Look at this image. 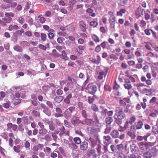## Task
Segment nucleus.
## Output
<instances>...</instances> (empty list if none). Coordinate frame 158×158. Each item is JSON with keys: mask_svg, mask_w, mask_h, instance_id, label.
<instances>
[{"mask_svg": "<svg viewBox=\"0 0 158 158\" xmlns=\"http://www.w3.org/2000/svg\"><path fill=\"white\" fill-rule=\"evenodd\" d=\"M135 132V127L134 125H131L130 130L127 131V135L130 137L131 139H134L136 137Z\"/></svg>", "mask_w": 158, "mask_h": 158, "instance_id": "1", "label": "nucleus"}, {"mask_svg": "<svg viewBox=\"0 0 158 158\" xmlns=\"http://www.w3.org/2000/svg\"><path fill=\"white\" fill-rule=\"evenodd\" d=\"M87 90L89 93L91 94H94L97 91V88L92 84H89L86 88Z\"/></svg>", "mask_w": 158, "mask_h": 158, "instance_id": "2", "label": "nucleus"}, {"mask_svg": "<svg viewBox=\"0 0 158 158\" xmlns=\"http://www.w3.org/2000/svg\"><path fill=\"white\" fill-rule=\"evenodd\" d=\"M54 115L55 116L56 118L62 117L63 116L62 110L59 107L56 108L55 111L54 113Z\"/></svg>", "mask_w": 158, "mask_h": 158, "instance_id": "3", "label": "nucleus"}, {"mask_svg": "<svg viewBox=\"0 0 158 158\" xmlns=\"http://www.w3.org/2000/svg\"><path fill=\"white\" fill-rule=\"evenodd\" d=\"M89 140L91 143V146L93 147H94L97 145V142H99L98 138L94 137L91 138L89 139Z\"/></svg>", "mask_w": 158, "mask_h": 158, "instance_id": "4", "label": "nucleus"}, {"mask_svg": "<svg viewBox=\"0 0 158 158\" xmlns=\"http://www.w3.org/2000/svg\"><path fill=\"white\" fill-rule=\"evenodd\" d=\"M80 29L83 32H85L86 29V26L85 23L83 21L81 20L79 22Z\"/></svg>", "mask_w": 158, "mask_h": 158, "instance_id": "5", "label": "nucleus"}, {"mask_svg": "<svg viewBox=\"0 0 158 158\" xmlns=\"http://www.w3.org/2000/svg\"><path fill=\"white\" fill-rule=\"evenodd\" d=\"M43 147V144L41 143H39L37 145L34 146L33 147L32 149L34 151L36 152L38 151L39 149L42 150Z\"/></svg>", "mask_w": 158, "mask_h": 158, "instance_id": "6", "label": "nucleus"}, {"mask_svg": "<svg viewBox=\"0 0 158 158\" xmlns=\"http://www.w3.org/2000/svg\"><path fill=\"white\" fill-rule=\"evenodd\" d=\"M99 132V130L98 129H95L94 128H92L90 130V133L91 134L94 135V137L98 138V133Z\"/></svg>", "mask_w": 158, "mask_h": 158, "instance_id": "7", "label": "nucleus"}, {"mask_svg": "<svg viewBox=\"0 0 158 158\" xmlns=\"http://www.w3.org/2000/svg\"><path fill=\"white\" fill-rule=\"evenodd\" d=\"M48 131L44 127L40 128L38 130V133L40 136H44L47 133Z\"/></svg>", "mask_w": 158, "mask_h": 158, "instance_id": "8", "label": "nucleus"}, {"mask_svg": "<svg viewBox=\"0 0 158 158\" xmlns=\"http://www.w3.org/2000/svg\"><path fill=\"white\" fill-rule=\"evenodd\" d=\"M132 106L131 105L128 104L124 108V111L125 113H128L129 114L133 112V110H132Z\"/></svg>", "mask_w": 158, "mask_h": 158, "instance_id": "9", "label": "nucleus"}, {"mask_svg": "<svg viewBox=\"0 0 158 158\" xmlns=\"http://www.w3.org/2000/svg\"><path fill=\"white\" fill-rule=\"evenodd\" d=\"M71 123L74 126L80 123V121L78 117H73L71 119Z\"/></svg>", "mask_w": 158, "mask_h": 158, "instance_id": "10", "label": "nucleus"}, {"mask_svg": "<svg viewBox=\"0 0 158 158\" xmlns=\"http://www.w3.org/2000/svg\"><path fill=\"white\" fill-rule=\"evenodd\" d=\"M114 118L116 119L121 120L124 117V114L123 112L117 113L114 116Z\"/></svg>", "mask_w": 158, "mask_h": 158, "instance_id": "11", "label": "nucleus"}, {"mask_svg": "<svg viewBox=\"0 0 158 158\" xmlns=\"http://www.w3.org/2000/svg\"><path fill=\"white\" fill-rule=\"evenodd\" d=\"M88 143L86 141L82 142L80 146V148L81 150L85 151L88 148Z\"/></svg>", "mask_w": 158, "mask_h": 158, "instance_id": "12", "label": "nucleus"}, {"mask_svg": "<svg viewBox=\"0 0 158 158\" xmlns=\"http://www.w3.org/2000/svg\"><path fill=\"white\" fill-rule=\"evenodd\" d=\"M110 134L111 136L114 138H117L119 135V132L116 130L112 131Z\"/></svg>", "mask_w": 158, "mask_h": 158, "instance_id": "13", "label": "nucleus"}, {"mask_svg": "<svg viewBox=\"0 0 158 158\" xmlns=\"http://www.w3.org/2000/svg\"><path fill=\"white\" fill-rule=\"evenodd\" d=\"M154 145V143H147L145 145H144V146H142V147H141V148H140L143 150H147L149 149V146Z\"/></svg>", "mask_w": 158, "mask_h": 158, "instance_id": "14", "label": "nucleus"}, {"mask_svg": "<svg viewBox=\"0 0 158 158\" xmlns=\"http://www.w3.org/2000/svg\"><path fill=\"white\" fill-rule=\"evenodd\" d=\"M109 21L110 23L111 27L112 28H114L115 21V16H112V17H110L109 19Z\"/></svg>", "mask_w": 158, "mask_h": 158, "instance_id": "15", "label": "nucleus"}, {"mask_svg": "<svg viewBox=\"0 0 158 158\" xmlns=\"http://www.w3.org/2000/svg\"><path fill=\"white\" fill-rule=\"evenodd\" d=\"M129 99L127 98H124L120 101L119 103L120 104L123 106H125L127 103H129Z\"/></svg>", "mask_w": 158, "mask_h": 158, "instance_id": "16", "label": "nucleus"}, {"mask_svg": "<svg viewBox=\"0 0 158 158\" xmlns=\"http://www.w3.org/2000/svg\"><path fill=\"white\" fill-rule=\"evenodd\" d=\"M103 139H105V142L104 141V143H106V144L108 145L111 142V139L109 135L104 136Z\"/></svg>", "mask_w": 158, "mask_h": 158, "instance_id": "17", "label": "nucleus"}, {"mask_svg": "<svg viewBox=\"0 0 158 158\" xmlns=\"http://www.w3.org/2000/svg\"><path fill=\"white\" fill-rule=\"evenodd\" d=\"M136 129L139 130L142 128L143 125V122L141 120H139L136 124H135Z\"/></svg>", "mask_w": 158, "mask_h": 158, "instance_id": "18", "label": "nucleus"}, {"mask_svg": "<svg viewBox=\"0 0 158 158\" xmlns=\"http://www.w3.org/2000/svg\"><path fill=\"white\" fill-rule=\"evenodd\" d=\"M22 147V146L21 145L15 146L13 147V149L15 152L17 153H19L21 151L20 149H21Z\"/></svg>", "mask_w": 158, "mask_h": 158, "instance_id": "19", "label": "nucleus"}, {"mask_svg": "<svg viewBox=\"0 0 158 158\" xmlns=\"http://www.w3.org/2000/svg\"><path fill=\"white\" fill-rule=\"evenodd\" d=\"M64 99V97L62 96H56L54 98L55 102L59 103L60 102Z\"/></svg>", "mask_w": 158, "mask_h": 158, "instance_id": "20", "label": "nucleus"}, {"mask_svg": "<svg viewBox=\"0 0 158 158\" xmlns=\"http://www.w3.org/2000/svg\"><path fill=\"white\" fill-rule=\"evenodd\" d=\"M125 83L124 84L125 88L127 89H129L132 88V86L130 84V82L129 80H126Z\"/></svg>", "mask_w": 158, "mask_h": 158, "instance_id": "21", "label": "nucleus"}, {"mask_svg": "<svg viewBox=\"0 0 158 158\" xmlns=\"http://www.w3.org/2000/svg\"><path fill=\"white\" fill-rule=\"evenodd\" d=\"M149 151L152 156H156L158 153V150L155 147H153Z\"/></svg>", "mask_w": 158, "mask_h": 158, "instance_id": "22", "label": "nucleus"}, {"mask_svg": "<svg viewBox=\"0 0 158 158\" xmlns=\"http://www.w3.org/2000/svg\"><path fill=\"white\" fill-rule=\"evenodd\" d=\"M13 49L14 50L18 52H22L23 51V49L22 47L18 45H16L14 46Z\"/></svg>", "mask_w": 158, "mask_h": 158, "instance_id": "23", "label": "nucleus"}, {"mask_svg": "<svg viewBox=\"0 0 158 158\" xmlns=\"http://www.w3.org/2000/svg\"><path fill=\"white\" fill-rule=\"evenodd\" d=\"M72 94H69L64 99V102L67 104H69L70 103V99L72 98Z\"/></svg>", "mask_w": 158, "mask_h": 158, "instance_id": "24", "label": "nucleus"}, {"mask_svg": "<svg viewBox=\"0 0 158 158\" xmlns=\"http://www.w3.org/2000/svg\"><path fill=\"white\" fill-rule=\"evenodd\" d=\"M78 48L79 50L77 49V51L79 54H81L82 53V51L84 50L85 49V46L82 45H79L78 46Z\"/></svg>", "mask_w": 158, "mask_h": 158, "instance_id": "25", "label": "nucleus"}, {"mask_svg": "<svg viewBox=\"0 0 158 158\" xmlns=\"http://www.w3.org/2000/svg\"><path fill=\"white\" fill-rule=\"evenodd\" d=\"M19 27L17 25H10L8 27V30L10 31H11L13 30H18L19 29Z\"/></svg>", "mask_w": 158, "mask_h": 158, "instance_id": "26", "label": "nucleus"}, {"mask_svg": "<svg viewBox=\"0 0 158 158\" xmlns=\"http://www.w3.org/2000/svg\"><path fill=\"white\" fill-rule=\"evenodd\" d=\"M48 123L49 125V129L51 131L54 130L55 129V126L53 124L52 121H49L48 122Z\"/></svg>", "mask_w": 158, "mask_h": 158, "instance_id": "27", "label": "nucleus"}, {"mask_svg": "<svg viewBox=\"0 0 158 158\" xmlns=\"http://www.w3.org/2000/svg\"><path fill=\"white\" fill-rule=\"evenodd\" d=\"M2 24L3 23L4 25H6V23H10V22L12 20V19L11 18H3L2 19Z\"/></svg>", "mask_w": 158, "mask_h": 158, "instance_id": "28", "label": "nucleus"}, {"mask_svg": "<svg viewBox=\"0 0 158 158\" xmlns=\"http://www.w3.org/2000/svg\"><path fill=\"white\" fill-rule=\"evenodd\" d=\"M143 10H142L141 9V8L140 7H139L138 8L137 10L136 11V15H138V17H139L140 16V13H141V14L143 15Z\"/></svg>", "mask_w": 158, "mask_h": 158, "instance_id": "29", "label": "nucleus"}, {"mask_svg": "<svg viewBox=\"0 0 158 158\" xmlns=\"http://www.w3.org/2000/svg\"><path fill=\"white\" fill-rule=\"evenodd\" d=\"M38 18L39 19V20L40 22L42 24L44 23L46 21L45 18L43 17L42 15H39Z\"/></svg>", "mask_w": 158, "mask_h": 158, "instance_id": "30", "label": "nucleus"}, {"mask_svg": "<svg viewBox=\"0 0 158 158\" xmlns=\"http://www.w3.org/2000/svg\"><path fill=\"white\" fill-rule=\"evenodd\" d=\"M89 14V15L93 17H94L95 16V14L94 13H93V10L90 8H88L86 11Z\"/></svg>", "mask_w": 158, "mask_h": 158, "instance_id": "31", "label": "nucleus"}, {"mask_svg": "<svg viewBox=\"0 0 158 158\" xmlns=\"http://www.w3.org/2000/svg\"><path fill=\"white\" fill-rule=\"evenodd\" d=\"M113 121V118L111 117H108L106 119V122L108 125H110V124Z\"/></svg>", "mask_w": 158, "mask_h": 158, "instance_id": "32", "label": "nucleus"}, {"mask_svg": "<svg viewBox=\"0 0 158 158\" xmlns=\"http://www.w3.org/2000/svg\"><path fill=\"white\" fill-rule=\"evenodd\" d=\"M52 53L53 56L55 57H58L60 56L61 55L59 53L57 52V51L55 49H53L52 51Z\"/></svg>", "mask_w": 158, "mask_h": 158, "instance_id": "33", "label": "nucleus"}, {"mask_svg": "<svg viewBox=\"0 0 158 158\" xmlns=\"http://www.w3.org/2000/svg\"><path fill=\"white\" fill-rule=\"evenodd\" d=\"M144 157L145 158H151L152 156L149 151L143 154Z\"/></svg>", "mask_w": 158, "mask_h": 158, "instance_id": "34", "label": "nucleus"}, {"mask_svg": "<svg viewBox=\"0 0 158 158\" xmlns=\"http://www.w3.org/2000/svg\"><path fill=\"white\" fill-rule=\"evenodd\" d=\"M73 141L74 142L77 144H79L81 143V139L78 137H76L74 138Z\"/></svg>", "mask_w": 158, "mask_h": 158, "instance_id": "35", "label": "nucleus"}, {"mask_svg": "<svg viewBox=\"0 0 158 158\" xmlns=\"http://www.w3.org/2000/svg\"><path fill=\"white\" fill-rule=\"evenodd\" d=\"M116 146L117 150H118L119 151H121L123 149L124 146L122 143L117 145Z\"/></svg>", "mask_w": 158, "mask_h": 158, "instance_id": "36", "label": "nucleus"}, {"mask_svg": "<svg viewBox=\"0 0 158 158\" xmlns=\"http://www.w3.org/2000/svg\"><path fill=\"white\" fill-rule=\"evenodd\" d=\"M40 37L42 41H45L47 39V35L45 34L42 33L40 34Z\"/></svg>", "mask_w": 158, "mask_h": 158, "instance_id": "37", "label": "nucleus"}, {"mask_svg": "<svg viewBox=\"0 0 158 158\" xmlns=\"http://www.w3.org/2000/svg\"><path fill=\"white\" fill-rule=\"evenodd\" d=\"M106 73L102 72L99 73V79H102L103 78H106Z\"/></svg>", "mask_w": 158, "mask_h": 158, "instance_id": "38", "label": "nucleus"}, {"mask_svg": "<svg viewBox=\"0 0 158 158\" xmlns=\"http://www.w3.org/2000/svg\"><path fill=\"white\" fill-rule=\"evenodd\" d=\"M110 148L113 152L116 153L117 152V150L116 146L114 145H111L110 146Z\"/></svg>", "mask_w": 158, "mask_h": 158, "instance_id": "39", "label": "nucleus"}, {"mask_svg": "<svg viewBox=\"0 0 158 158\" xmlns=\"http://www.w3.org/2000/svg\"><path fill=\"white\" fill-rule=\"evenodd\" d=\"M136 120V118L135 116H132L131 117L129 120L128 122L130 124H131L133 123Z\"/></svg>", "mask_w": 158, "mask_h": 158, "instance_id": "40", "label": "nucleus"}, {"mask_svg": "<svg viewBox=\"0 0 158 158\" xmlns=\"http://www.w3.org/2000/svg\"><path fill=\"white\" fill-rule=\"evenodd\" d=\"M6 16L8 17H13L15 15L12 12H7L5 14Z\"/></svg>", "mask_w": 158, "mask_h": 158, "instance_id": "41", "label": "nucleus"}, {"mask_svg": "<svg viewBox=\"0 0 158 158\" xmlns=\"http://www.w3.org/2000/svg\"><path fill=\"white\" fill-rule=\"evenodd\" d=\"M55 48L59 52H61L63 49H65V47L64 46L62 47L60 45H56L55 47Z\"/></svg>", "mask_w": 158, "mask_h": 158, "instance_id": "42", "label": "nucleus"}, {"mask_svg": "<svg viewBox=\"0 0 158 158\" xmlns=\"http://www.w3.org/2000/svg\"><path fill=\"white\" fill-rule=\"evenodd\" d=\"M106 126V128L104 131V133L105 134L109 133L111 130L110 125H107Z\"/></svg>", "mask_w": 158, "mask_h": 158, "instance_id": "43", "label": "nucleus"}, {"mask_svg": "<svg viewBox=\"0 0 158 158\" xmlns=\"http://www.w3.org/2000/svg\"><path fill=\"white\" fill-rule=\"evenodd\" d=\"M130 149L132 151H136L137 148L135 144L133 143L130 145Z\"/></svg>", "mask_w": 158, "mask_h": 158, "instance_id": "44", "label": "nucleus"}, {"mask_svg": "<svg viewBox=\"0 0 158 158\" xmlns=\"http://www.w3.org/2000/svg\"><path fill=\"white\" fill-rule=\"evenodd\" d=\"M77 105L78 109L80 110H82L84 108L83 104L81 102H78L77 103Z\"/></svg>", "mask_w": 158, "mask_h": 158, "instance_id": "45", "label": "nucleus"}, {"mask_svg": "<svg viewBox=\"0 0 158 158\" xmlns=\"http://www.w3.org/2000/svg\"><path fill=\"white\" fill-rule=\"evenodd\" d=\"M90 24L91 26L96 27L98 25V23L96 21H93L90 22Z\"/></svg>", "mask_w": 158, "mask_h": 158, "instance_id": "46", "label": "nucleus"}, {"mask_svg": "<svg viewBox=\"0 0 158 158\" xmlns=\"http://www.w3.org/2000/svg\"><path fill=\"white\" fill-rule=\"evenodd\" d=\"M94 100V96L91 97V96H89L88 97V103L90 104L93 103Z\"/></svg>", "mask_w": 158, "mask_h": 158, "instance_id": "47", "label": "nucleus"}, {"mask_svg": "<svg viewBox=\"0 0 158 158\" xmlns=\"http://www.w3.org/2000/svg\"><path fill=\"white\" fill-rule=\"evenodd\" d=\"M151 135V134L149 133H146V134L144 136H143V139H144L145 141H147L148 137Z\"/></svg>", "mask_w": 158, "mask_h": 158, "instance_id": "48", "label": "nucleus"}, {"mask_svg": "<svg viewBox=\"0 0 158 158\" xmlns=\"http://www.w3.org/2000/svg\"><path fill=\"white\" fill-rule=\"evenodd\" d=\"M18 21L21 24H23L25 22V19L22 16H20L19 18Z\"/></svg>", "mask_w": 158, "mask_h": 158, "instance_id": "49", "label": "nucleus"}, {"mask_svg": "<svg viewBox=\"0 0 158 158\" xmlns=\"http://www.w3.org/2000/svg\"><path fill=\"white\" fill-rule=\"evenodd\" d=\"M92 38L96 42H99L98 37L95 35H92Z\"/></svg>", "mask_w": 158, "mask_h": 158, "instance_id": "50", "label": "nucleus"}, {"mask_svg": "<svg viewBox=\"0 0 158 158\" xmlns=\"http://www.w3.org/2000/svg\"><path fill=\"white\" fill-rule=\"evenodd\" d=\"M68 30L70 31H74L75 30V28L73 25H70L68 28Z\"/></svg>", "mask_w": 158, "mask_h": 158, "instance_id": "51", "label": "nucleus"}, {"mask_svg": "<svg viewBox=\"0 0 158 158\" xmlns=\"http://www.w3.org/2000/svg\"><path fill=\"white\" fill-rule=\"evenodd\" d=\"M91 108L95 111H98V107L95 104H93L91 106Z\"/></svg>", "mask_w": 158, "mask_h": 158, "instance_id": "52", "label": "nucleus"}, {"mask_svg": "<svg viewBox=\"0 0 158 158\" xmlns=\"http://www.w3.org/2000/svg\"><path fill=\"white\" fill-rule=\"evenodd\" d=\"M24 146L26 148L29 149L30 146V143L27 141H26L24 143Z\"/></svg>", "mask_w": 158, "mask_h": 158, "instance_id": "53", "label": "nucleus"}, {"mask_svg": "<svg viewBox=\"0 0 158 158\" xmlns=\"http://www.w3.org/2000/svg\"><path fill=\"white\" fill-rule=\"evenodd\" d=\"M38 47L40 48L44 51H45L47 49V47L45 46L42 44H40Z\"/></svg>", "mask_w": 158, "mask_h": 158, "instance_id": "54", "label": "nucleus"}, {"mask_svg": "<svg viewBox=\"0 0 158 158\" xmlns=\"http://www.w3.org/2000/svg\"><path fill=\"white\" fill-rule=\"evenodd\" d=\"M51 149L48 147H46L44 149V151L45 153L47 152L48 153H50L51 152Z\"/></svg>", "mask_w": 158, "mask_h": 158, "instance_id": "55", "label": "nucleus"}, {"mask_svg": "<svg viewBox=\"0 0 158 158\" xmlns=\"http://www.w3.org/2000/svg\"><path fill=\"white\" fill-rule=\"evenodd\" d=\"M13 125L11 123H9L7 124V130H10L11 131V129L12 128Z\"/></svg>", "mask_w": 158, "mask_h": 158, "instance_id": "56", "label": "nucleus"}, {"mask_svg": "<svg viewBox=\"0 0 158 158\" xmlns=\"http://www.w3.org/2000/svg\"><path fill=\"white\" fill-rule=\"evenodd\" d=\"M30 5L31 3L27 2L24 8V10H27L28 9L30 8Z\"/></svg>", "mask_w": 158, "mask_h": 158, "instance_id": "57", "label": "nucleus"}, {"mask_svg": "<svg viewBox=\"0 0 158 158\" xmlns=\"http://www.w3.org/2000/svg\"><path fill=\"white\" fill-rule=\"evenodd\" d=\"M13 89L17 91H19L22 90V87L20 86L15 87Z\"/></svg>", "mask_w": 158, "mask_h": 158, "instance_id": "58", "label": "nucleus"}, {"mask_svg": "<svg viewBox=\"0 0 158 158\" xmlns=\"http://www.w3.org/2000/svg\"><path fill=\"white\" fill-rule=\"evenodd\" d=\"M46 104L50 108L52 109L53 108V105L51 102L49 101H47L46 102Z\"/></svg>", "mask_w": 158, "mask_h": 158, "instance_id": "59", "label": "nucleus"}, {"mask_svg": "<svg viewBox=\"0 0 158 158\" xmlns=\"http://www.w3.org/2000/svg\"><path fill=\"white\" fill-rule=\"evenodd\" d=\"M116 113L123 112V111L122 108L120 107H118L116 108Z\"/></svg>", "mask_w": 158, "mask_h": 158, "instance_id": "60", "label": "nucleus"}, {"mask_svg": "<svg viewBox=\"0 0 158 158\" xmlns=\"http://www.w3.org/2000/svg\"><path fill=\"white\" fill-rule=\"evenodd\" d=\"M81 114L82 116L84 118H86L87 117V114L86 113V111L84 110H82Z\"/></svg>", "mask_w": 158, "mask_h": 158, "instance_id": "61", "label": "nucleus"}, {"mask_svg": "<svg viewBox=\"0 0 158 158\" xmlns=\"http://www.w3.org/2000/svg\"><path fill=\"white\" fill-rule=\"evenodd\" d=\"M56 93L58 95L60 96L63 94V91L60 89H58L56 90Z\"/></svg>", "mask_w": 158, "mask_h": 158, "instance_id": "62", "label": "nucleus"}, {"mask_svg": "<svg viewBox=\"0 0 158 158\" xmlns=\"http://www.w3.org/2000/svg\"><path fill=\"white\" fill-rule=\"evenodd\" d=\"M31 102L34 106H36L38 105V102L36 99L35 100H31Z\"/></svg>", "mask_w": 158, "mask_h": 158, "instance_id": "63", "label": "nucleus"}, {"mask_svg": "<svg viewBox=\"0 0 158 158\" xmlns=\"http://www.w3.org/2000/svg\"><path fill=\"white\" fill-rule=\"evenodd\" d=\"M75 110V107L74 106H71L69 107L68 109H67L66 111L69 110L70 112L72 113Z\"/></svg>", "mask_w": 158, "mask_h": 158, "instance_id": "64", "label": "nucleus"}]
</instances>
